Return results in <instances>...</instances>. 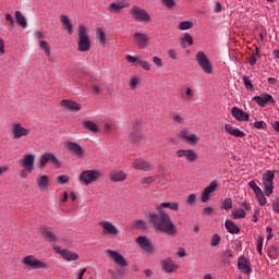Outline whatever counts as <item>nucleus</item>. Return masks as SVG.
I'll list each match as a JSON object with an SVG mask.
<instances>
[{
    "label": "nucleus",
    "mask_w": 279,
    "mask_h": 279,
    "mask_svg": "<svg viewBox=\"0 0 279 279\" xmlns=\"http://www.w3.org/2000/svg\"><path fill=\"white\" fill-rule=\"evenodd\" d=\"M253 100L257 104V106H260V108H265L267 104L276 106V99H274V96L267 93H263L260 96H255Z\"/></svg>",
    "instance_id": "39448f33"
},
{
    "label": "nucleus",
    "mask_w": 279,
    "mask_h": 279,
    "mask_svg": "<svg viewBox=\"0 0 279 279\" xmlns=\"http://www.w3.org/2000/svg\"><path fill=\"white\" fill-rule=\"evenodd\" d=\"M106 254L111 258L113 263H117V265H120V267H128V260H125V257L121 255L117 251L108 250L106 251Z\"/></svg>",
    "instance_id": "6e6552de"
},
{
    "label": "nucleus",
    "mask_w": 279,
    "mask_h": 279,
    "mask_svg": "<svg viewBox=\"0 0 279 279\" xmlns=\"http://www.w3.org/2000/svg\"><path fill=\"white\" fill-rule=\"evenodd\" d=\"M165 208H169V210L178 211L180 210V204L178 203H161L157 206V210L159 214L154 211L148 213V223L155 228V230H159V232H165L168 236H173L178 230L175 229V225L171 221V216L165 211Z\"/></svg>",
    "instance_id": "f257e3e1"
},
{
    "label": "nucleus",
    "mask_w": 279,
    "mask_h": 279,
    "mask_svg": "<svg viewBox=\"0 0 279 279\" xmlns=\"http://www.w3.org/2000/svg\"><path fill=\"white\" fill-rule=\"evenodd\" d=\"M96 40L99 45H106V33L104 32V28H97Z\"/></svg>",
    "instance_id": "2f4dec72"
},
{
    "label": "nucleus",
    "mask_w": 279,
    "mask_h": 279,
    "mask_svg": "<svg viewBox=\"0 0 279 279\" xmlns=\"http://www.w3.org/2000/svg\"><path fill=\"white\" fill-rule=\"evenodd\" d=\"M135 226L138 230H145L147 227L145 226V221L143 220H136Z\"/></svg>",
    "instance_id": "bf43d9fd"
},
{
    "label": "nucleus",
    "mask_w": 279,
    "mask_h": 279,
    "mask_svg": "<svg viewBox=\"0 0 279 279\" xmlns=\"http://www.w3.org/2000/svg\"><path fill=\"white\" fill-rule=\"evenodd\" d=\"M37 186L39 191H45L49 186V177L43 175L37 178Z\"/></svg>",
    "instance_id": "a878e982"
},
{
    "label": "nucleus",
    "mask_w": 279,
    "mask_h": 279,
    "mask_svg": "<svg viewBox=\"0 0 279 279\" xmlns=\"http://www.w3.org/2000/svg\"><path fill=\"white\" fill-rule=\"evenodd\" d=\"M231 114L234 117L236 121H245V112L241 110L239 107H233L231 109Z\"/></svg>",
    "instance_id": "393cba45"
},
{
    "label": "nucleus",
    "mask_w": 279,
    "mask_h": 279,
    "mask_svg": "<svg viewBox=\"0 0 279 279\" xmlns=\"http://www.w3.org/2000/svg\"><path fill=\"white\" fill-rule=\"evenodd\" d=\"M219 243H221V236L219 234L215 233L211 236L210 245H211V247H217V245H219Z\"/></svg>",
    "instance_id": "58836bf2"
},
{
    "label": "nucleus",
    "mask_w": 279,
    "mask_h": 279,
    "mask_svg": "<svg viewBox=\"0 0 279 279\" xmlns=\"http://www.w3.org/2000/svg\"><path fill=\"white\" fill-rule=\"evenodd\" d=\"M256 130H267V123L265 121H257L253 124Z\"/></svg>",
    "instance_id": "c03bdc74"
},
{
    "label": "nucleus",
    "mask_w": 279,
    "mask_h": 279,
    "mask_svg": "<svg viewBox=\"0 0 279 279\" xmlns=\"http://www.w3.org/2000/svg\"><path fill=\"white\" fill-rule=\"evenodd\" d=\"M24 265L31 267V269H45L46 265L44 262L36 259V257L28 255L23 258Z\"/></svg>",
    "instance_id": "0eeeda50"
},
{
    "label": "nucleus",
    "mask_w": 279,
    "mask_h": 279,
    "mask_svg": "<svg viewBox=\"0 0 279 279\" xmlns=\"http://www.w3.org/2000/svg\"><path fill=\"white\" fill-rule=\"evenodd\" d=\"M125 8V4L123 2H113L110 4L109 10L111 12H120Z\"/></svg>",
    "instance_id": "72a5a7b5"
},
{
    "label": "nucleus",
    "mask_w": 279,
    "mask_h": 279,
    "mask_svg": "<svg viewBox=\"0 0 279 279\" xmlns=\"http://www.w3.org/2000/svg\"><path fill=\"white\" fill-rule=\"evenodd\" d=\"M182 138H184V141H190V143H197V136L195 134H192L190 136L186 134H183Z\"/></svg>",
    "instance_id": "de8ad7c7"
},
{
    "label": "nucleus",
    "mask_w": 279,
    "mask_h": 279,
    "mask_svg": "<svg viewBox=\"0 0 279 279\" xmlns=\"http://www.w3.org/2000/svg\"><path fill=\"white\" fill-rule=\"evenodd\" d=\"M196 60L203 70L213 71V64H210V60H208V57L204 52L198 51L196 53Z\"/></svg>",
    "instance_id": "9d476101"
},
{
    "label": "nucleus",
    "mask_w": 279,
    "mask_h": 279,
    "mask_svg": "<svg viewBox=\"0 0 279 279\" xmlns=\"http://www.w3.org/2000/svg\"><path fill=\"white\" fill-rule=\"evenodd\" d=\"M5 21H8L10 29H12V27H14V17L12 16V14L7 13Z\"/></svg>",
    "instance_id": "864d4df0"
},
{
    "label": "nucleus",
    "mask_w": 279,
    "mask_h": 279,
    "mask_svg": "<svg viewBox=\"0 0 279 279\" xmlns=\"http://www.w3.org/2000/svg\"><path fill=\"white\" fill-rule=\"evenodd\" d=\"M61 256L62 258H64V260H68L69 263H71V260H77V258H80V255H77V253L69 250H62Z\"/></svg>",
    "instance_id": "b1692460"
},
{
    "label": "nucleus",
    "mask_w": 279,
    "mask_h": 279,
    "mask_svg": "<svg viewBox=\"0 0 279 279\" xmlns=\"http://www.w3.org/2000/svg\"><path fill=\"white\" fill-rule=\"evenodd\" d=\"M133 43L138 49H145L149 45V36L143 33H135L133 34Z\"/></svg>",
    "instance_id": "423d86ee"
},
{
    "label": "nucleus",
    "mask_w": 279,
    "mask_h": 279,
    "mask_svg": "<svg viewBox=\"0 0 279 279\" xmlns=\"http://www.w3.org/2000/svg\"><path fill=\"white\" fill-rule=\"evenodd\" d=\"M161 268L163 269V271H166V274H173V271L178 269V265H175L173 260L168 258L161 263Z\"/></svg>",
    "instance_id": "4be33fe9"
},
{
    "label": "nucleus",
    "mask_w": 279,
    "mask_h": 279,
    "mask_svg": "<svg viewBox=\"0 0 279 279\" xmlns=\"http://www.w3.org/2000/svg\"><path fill=\"white\" fill-rule=\"evenodd\" d=\"M57 182L59 184H66V182H69V175L62 174V175L57 177Z\"/></svg>",
    "instance_id": "09e8293b"
},
{
    "label": "nucleus",
    "mask_w": 279,
    "mask_h": 279,
    "mask_svg": "<svg viewBox=\"0 0 279 279\" xmlns=\"http://www.w3.org/2000/svg\"><path fill=\"white\" fill-rule=\"evenodd\" d=\"M21 167L28 171V173H32V170L34 169V155H26L24 156L20 161Z\"/></svg>",
    "instance_id": "ddd939ff"
},
{
    "label": "nucleus",
    "mask_w": 279,
    "mask_h": 279,
    "mask_svg": "<svg viewBox=\"0 0 279 279\" xmlns=\"http://www.w3.org/2000/svg\"><path fill=\"white\" fill-rule=\"evenodd\" d=\"M133 167L134 169H140L141 171H150V169H154V167H151V163L145 161L144 159H136L133 162Z\"/></svg>",
    "instance_id": "aec40b11"
},
{
    "label": "nucleus",
    "mask_w": 279,
    "mask_h": 279,
    "mask_svg": "<svg viewBox=\"0 0 279 279\" xmlns=\"http://www.w3.org/2000/svg\"><path fill=\"white\" fill-rule=\"evenodd\" d=\"M193 27V22L191 21H183L179 23V29L181 32H186V29H191Z\"/></svg>",
    "instance_id": "f704fd0d"
},
{
    "label": "nucleus",
    "mask_w": 279,
    "mask_h": 279,
    "mask_svg": "<svg viewBox=\"0 0 279 279\" xmlns=\"http://www.w3.org/2000/svg\"><path fill=\"white\" fill-rule=\"evenodd\" d=\"M172 119L174 123H184V118H182V116L174 114Z\"/></svg>",
    "instance_id": "680f3d73"
},
{
    "label": "nucleus",
    "mask_w": 279,
    "mask_h": 279,
    "mask_svg": "<svg viewBox=\"0 0 279 279\" xmlns=\"http://www.w3.org/2000/svg\"><path fill=\"white\" fill-rule=\"evenodd\" d=\"M267 255L269 256V258L271 260H276V258H278V256H279V248H278V246H276V245L268 246Z\"/></svg>",
    "instance_id": "c85d7f7f"
},
{
    "label": "nucleus",
    "mask_w": 279,
    "mask_h": 279,
    "mask_svg": "<svg viewBox=\"0 0 279 279\" xmlns=\"http://www.w3.org/2000/svg\"><path fill=\"white\" fill-rule=\"evenodd\" d=\"M162 4L166 5L170 10V8L175 7V1L174 0H162Z\"/></svg>",
    "instance_id": "4d7b16f0"
},
{
    "label": "nucleus",
    "mask_w": 279,
    "mask_h": 279,
    "mask_svg": "<svg viewBox=\"0 0 279 279\" xmlns=\"http://www.w3.org/2000/svg\"><path fill=\"white\" fill-rule=\"evenodd\" d=\"M245 274H252V265L247 259L245 260Z\"/></svg>",
    "instance_id": "0e129e2a"
},
{
    "label": "nucleus",
    "mask_w": 279,
    "mask_h": 279,
    "mask_svg": "<svg viewBox=\"0 0 279 279\" xmlns=\"http://www.w3.org/2000/svg\"><path fill=\"white\" fill-rule=\"evenodd\" d=\"M47 162H51L52 165H56L57 167H60V161L58 160L57 157H54L53 154L48 153L45 155H41V159H40V167H46Z\"/></svg>",
    "instance_id": "4468645a"
},
{
    "label": "nucleus",
    "mask_w": 279,
    "mask_h": 279,
    "mask_svg": "<svg viewBox=\"0 0 279 279\" xmlns=\"http://www.w3.org/2000/svg\"><path fill=\"white\" fill-rule=\"evenodd\" d=\"M263 241H264V238L259 235L257 239V252L259 256H263Z\"/></svg>",
    "instance_id": "a18cd8bd"
},
{
    "label": "nucleus",
    "mask_w": 279,
    "mask_h": 279,
    "mask_svg": "<svg viewBox=\"0 0 279 279\" xmlns=\"http://www.w3.org/2000/svg\"><path fill=\"white\" fill-rule=\"evenodd\" d=\"M97 178H99V173L95 170L83 171L80 175L81 182H84L85 184H90L92 182H95Z\"/></svg>",
    "instance_id": "1a4fd4ad"
},
{
    "label": "nucleus",
    "mask_w": 279,
    "mask_h": 279,
    "mask_svg": "<svg viewBox=\"0 0 279 279\" xmlns=\"http://www.w3.org/2000/svg\"><path fill=\"white\" fill-rule=\"evenodd\" d=\"M225 130L228 134H231V136H235V138H243V136H245L243 131L232 126V124H226Z\"/></svg>",
    "instance_id": "412c9836"
},
{
    "label": "nucleus",
    "mask_w": 279,
    "mask_h": 279,
    "mask_svg": "<svg viewBox=\"0 0 279 279\" xmlns=\"http://www.w3.org/2000/svg\"><path fill=\"white\" fill-rule=\"evenodd\" d=\"M12 134L13 138H21V136H27L29 134V130L23 128L21 124H13Z\"/></svg>",
    "instance_id": "a211bd4d"
},
{
    "label": "nucleus",
    "mask_w": 279,
    "mask_h": 279,
    "mask_svg": "<svg viewBox=\"0 0 279 279\" xmlns=\"http://www.w3.org/2000/svg\"><path fill=\"white\" fill-rule=\"evenodd\" d=\"M225 210H230L232 208V198H226L223 202Z\"/></svg>",
    "instance_id": "6e6d98bb"
},
{
    "label": "nucleus",
    "mask_w": 279,
    "mask_h": 279,
    "mask_svg": "<svg viewBox=\"0 0 279 279\" xmlns=\"http://www.w3.org/2000/svg\"><path fill=\"white\" fill-rule=\"evenodd\" d=\"M153 62L154 64H156V66H162V59H160L159 57H154Z\"/></svg>",
    "instance_id": "e2e57ef3"
},
{
    "label": "nucleus",
    "mask_w": 279,
    "mask_h": 279,
    "mask_svg": "<svg viewBox=\"0 0 279 279\" xmlns=\"http://www.w3.org/2000/svg\"><path fill=\"white\" fill-rule=\"evenodd\" d=\"M232 251H230V250H226L225 252H223V257L225 258H232Z\"/></svg>",
    "instance_id": "774afa93"
},
{
    "label": "nucleus",
    "mask_w": 279,
    "mask_h": 279,
    "mask_svg": "<svg viewBox=\"0 0 279 279\" xmlns=\"http://www.w3.org/2000/svg\"><path fill=\"white\" fill-rule=\"evenodd\" d=\"M255 195L258 199L259 206H265L267 204V198L265 197V194H263V192H259L258 194Z\"/></svg>",
    "instance_id": "37998d69"
},
{
    "label": "nucleus",
    "mask_w": 279,
    "mask_h": 279,
    "mask_svg": "<svg viewBox=\"0 0 279 279\" xmlns=\"http://www.w3.org/2000/svg\"><path fill=\"white\" fill-rule=\"evenodd\" d=\"M276 178V172L274 170H267L262 178L264 184V193L267 197H271L274 194V179Z\"/></svg>",
    "instance_id": "7ed1b4c3"
},
{
    "label": "nucleus",
    "mask_w": 279,
    "mask_h": 279,
    "mask_svg": "<svg viewBox=\"0 0 279 279\" xmlns=\"http://www.w3.org/2000/svg\"><path fill=\"white\" fill-rule=\"evenodd\" d=\"M130 14L131 16L135 20L138 21L140 23H143L145 21H149L150 16L149 13H147V11L145 9H141L137 5H134L131 10H130Z\"/></svg>",
    "instance_id": "20e7f679"
},
{
    "label": "nucleus",
    "mask_w": 279,
    "mask_h": 279,
    "mask_svg": "<svg viewBox=\"0 0 279 279\" xmlns=\"http://www.w3.org/2000/svg\"><path fill=\"white\" fill-rule=\"evenodd\" d=\"M141 133L140 132H133L130 134V141L131 143H141Z\"/></svg>",
    "instance_id": "ea45409f"
},
{
    "label": "nucleus",
    "mask_w": 279,
    "mask_h": 279,
    "mask_svg": "<svg viewBox=\"0 0 279 279\" xmlns=\"http://www.w3.org/2000/svg\"><path fill=\"white\" fill-rule=\"evenodd\" d=\"M238 269H240V271H245V256H240L238 259Z\"/></svg>",
    "instance_id": "79ce46f5"
},
{
    "label": "nucleus",
    "mask_w": 279,
    "mask_h": 279,
    "mask_svg": "<svg viewBox=\"0 0 279 279\" xmlns=\"http://www.w3.org/2000/svg\"><path fill=\"white\" fill-rule=\"evenodd\" d=\"M130 86H131V90H134L136 86H138V77L132 76Z\"/></svg>",
    "instance_id": "5fc2aeb1"
},
{
    "label": "nucleus",
    "mask_w": 279,
    "mask_h": 279,
    "mask_svg": "<svg viewBox=\"0 0 279 279\" xmlns=\"http://www.w3.org/2000/svg\"><path fill=\"white\" fill-rule=\"evenodd\" d=\"M245 88L246 90L254 92V84H252V81L247 77L245 78Z\"/></svg>",
    "instance_id": "13d9d810"
},
{
    "label": "nucleus",
    "mask_w": 279,
    "mask_h": 279,
    "mask_svg": "<svg viewBox=\"0 0 279 279\" xmlns=\"http://www.w3.org/2000/svg\"><path fill=\"white\" fill-rule=\"evenodd\" d=\"M40 232H41V235L44 236L45 241H47L48 243H57L58 236H56V234H53L51 229L44 227L40 229Z\"/></svg>",
    "instance_id": "6ab92c4d"
},
{
    "label": "nucleus",
    "mask_w": 279,
    "mask_h": 279,
    "mask_svg": "<svg viewBox=\"0 0 279 279\" xmlns=\"http://www.w3.org/2000/svg\"><path fill=\"white\" fill-rule=\"evenodd\" d=\"M61 23L65 29H68V34H73V24H71V20H69V16L61 15Z\"/></svg>",
    "instance_id": "cd10ccee"
},
{
    "label": "nucleus",
    "mask_w": 279,
    "mask_h": 279,
    "mask_svg": "<svg viewBox=\"0 0 279 279\" xmlns=\"http://www.w3.org/2000/svg\"><path fill=\"white\" fill-rule=\"evenodd\" d=\"M186 44L190 46L193 45V37L190 34H185L182 38L181 45L183 49H186Z\"/></svg>",
    "instance_id": "c9c22d12"
},
{
    "label": "nucleus",
    "mask_w": 279,
    "mask_h": 279,
    "mask_svg": "<svg viewBox=\"0 0 279 279\" xmlns=\"http://www.w3.org/2000/svg\"><path fill=\"white\" fill-rule=\"evenodd\" d=\"M65 147L69 151L75 154L77 158H82V156H84V148L75 142H65Z\"/></svg>",
    "instance_id": "f8f14e48"
},
{
    "label": "nucleus",
    "mask_w": 279,
    "mask_h": 279,
    "mask_svg": "<svg viewBox=\"0 0 279 279\" xmlns=\"http://www.w3.org/2000/svg\"><path fill=\"white\" fill-rule=\"evenodd\" d=\"M168 56L172 58V60H178V53L173 49L169 50Z\"/></svg>",
    "instance_id": "69168bd1"
},
{
    "label": "nucleus",
    "mask_w": 279,
    "mask_h": 279,
    "mask_svg": "<svg viewBox=\"0 0 279 279\" xmlns=\"http://www.w3.org/2000/svg\"><path fill=\"white\" fill-rule=\"evenodd\" d=\"M140 66H142V69H144L145 71H150L151 66L149 65V62L145 61V60H140L138 63Z\"/></svg>",
    "instance_id": "3c124183"
},
{
    "label": "nucleus",
    "mask_w": 279,
    "mask_h": 279,
    "mask_svg": "<svg viewBox=\"0 0 279 279\" xmlns=\"http://www.w3.org/2000/svg\"><path fill=\"white\" fill-rule=\"evenodd\" d=\"M153 182H156V177H146L141 179L142 184H151Z\"/></svg>",
    "instance_id": "8fccbe9b"
},
{
    "label": "nucleus",
    "mask_w": 279,
    "mask_h": 279,
    "mask_svg": "<svg viewBox=\"0 0 279 279\" xmlns=\"http://www.w3.org/2000/svg\"><path fill=\"white\" fill-rule=\"evenodd\" d=\"M233 219H243L245 218V210L243 209H233L232 210Z\"/></svg>",
    "instance_id": "e433bc0d"
},
{
    "label": "nucleus",
    "mask_w": 279,
    "mask_h": 279,
    "mask_svg": "<svg viewBox=\"0 0 279 279\" xmlns=\"http://www.w3.org/2000/svg\"><path fill=\"white\" fill-rule=\"evenodd\" d=\"M61 106L62 108H66V110H70L71 112H77L82 109V105L69 99L62 100Z\"/></svg>",
    "instance_id": "f3484780"
},
{
    "label": "nucleus",
    "mask_w": 279,
    "mask_h": 279,
    "mask_svg": "<svg viewBox=\"0 0 279 279\" xmlns=\"http://www.w3.org/2000/svg\"><path fill=\"white\" fill-rule=\"evenodd\" d=\"M125 60H128V62H131V64H134V63L138 64L141 59H138V57H134L132 54H128L125 57Z\"/></svg>",
    "instance_id": "603ef678"
},
{
    "label": "nucleus",
    "mask_w": 279,
    "mask_h": 279,
    "mask_svg": "<svg viewBox=\"0 0 279 279\" xmlns=\"http://www.w3.org/2000/svg\"><path fill=\"white\" fill-rule=\"evenodd\" d=\"M15 22L21 25V27H27V20H25V16L21 11L15 12Z\"/></svg>",
    "instance_id": "7c9ffc66"
},
{
    "label": "nucleus",
    "mask_w": 279,
    "mask_h": 279,
    "mask_svg": "<svg viewBox=\"0 0 279 279\" xmlns=\"http://www.w3.org/2000/svg\"><path fill=\"white\" fill-rule=\"evenodd\" d=\"M217 181L214 180L210 182V184L204 190L203 195H202V202L203 204H206L208 202V198L210 197L211 193H215L217 191Z\"/></svg>",
    "instance_id": "dca6fc26"
},
{
    "label": "nucleus",
    "mask_w": 279,
    "mask_h": 279,
    "mask_svg": "<svg viewBox=\"0 0 279 279\" xmlns=\"http://www.w3.org/2000/svg\"><path fill=\"white\" fill-rule=\"evenodd\" d=\"M213 207H205L204 209H203V215H205V216H208V215H213Z\"/></svg>",
    "instance_id": "338daca9"
},
{
    "label": "nucleus",
    "mask_w": 279,
    "mask_h": 279,
    "mask_svg": "<svg viewBox=\"0 0 279 279\" xmlns=\"http://www.w3.org/2000/svg\"><path fill=\"white\" fill-rule=\"evenodd\" d=\"M256 51L250 57L248 62L252 66L256 64V58H258V48H255Z\"/></svg>",
    "instance_id": "49530a36"
},
{
    "label": "nucleus",
    "mask_w": 279,
    "mask_h": 279,
    "mask_svg": "<svg viewBox=\"0 0 279 279\" xmlns=\"http://www.w3.org/2000/svg\"><path fill=\"white\" fill-rule=\"evenodd\" d=\"M179 158H186L187 162H195L197 160V153L193 149H179L177 150Z\"/></svg>",
    "instance_id": "9b49d317"
},
{
    "label": "nucleus",
    "mask_w": 279,
    "mask_h": 279,
    "mask_svg": "<svg viewBox=\"0 0 279 279\" xmlns=\"http://www.w3.org/2000/svg\"><path fill=\"white\" fill-rule=\"evenodd\" d=\"M195 199H197V197L195 196V194H190L187 196L186 203L190 204V206H192V204H195Z\"/></svg>",
    "instance_id": "052dcab7"
},
{
    "label": "nucleus",
    "mask_w": 279,
    "mask_h": 279,
    "mask_svg": "<svg viewBox=\"0 0 279 279\" xmlns=\"http://www.w3.org/2000/svg\"><path fill=\"white\" fill-rule=\"evenodd\" d=\"M100 226L104 228V234H118L117 227L108 221H100Z\"/></svg>",
    "instance_id": "5701e85b"
},
{
    "label": "nucleus",
    "mask_w": 279,
    "mask_h": 279,
    "mask_svg": "<svg viewBox=\"0 0 279 279\" xmlns=\"http://www.w3.org/2000/svg\"><path fill=\"white\" fill-rule=\"evenodd\" d=\"M136 243L141 247V250H144L145 252L154 251V246L151 245V242H149V239H147L146 236H143V235L138 236L136 239Z\"/></svg>",
    "instance_id": "2eb2a0df"
},
{
    "label": "nucleus",
    "mask_w": 279,
    "mask_h": 279,
    "mask_svg": "<svg viewBox=\"0 0 279 279\" xmlns=\"http://www.w3.org/2000/svg\"><path fill=\"white\" fill-rule=\"evenodd\" d=\"M248 186L254 191L255 195H258L260 192H263L260 186H258V184H256V181H251L248 183Z\"/></svg>",
    "instance_id": "a19ab883"
},
{
    "label": "nucleus",
    "mask_w": 279,
    "mask_h": 279,
    "mask_svg": "<svg viewBox=\"0 0 279 279\" xmlns=\"http://www.w3.org/2000/svg\"><path fill=\"white\" fill-rule=\"evenodd\" d=\"M40 49L45 51L46 56H51V49L49 48V43L43 40L39 43Z\"/></svg>",
    "instance_id": "4c0bfd02"
},
{
    "label": "nucleus",
    "mask_w": 279,
    "mask_h": 279,
    "mask_svg": "<svg viewBox=\"0 0 279 279\" xmlns=\"http://www.w3.org/2000/svg\"><path fill=\"white\" fill-rule=\"evenodd\" d=\"M110 178L112 182H123L125 180V173L123 171H112Z\"/></svg>",
    "instance_id": "c756f323"
},
{
    "label": "nucleus",
    "mask_w": 279,
    "mask_h": 279,
    "mask_svg": "<svg viewBox=\"0 0 279 279\" xmlns=\"http://www.w3.org/2000/svg\"><path fill=\"white\" fill-rule=\"evenodd\" d=\"M225 228H227L228 232L231 234H239L240 229L232 220H226Z\"/></svg>",
    "instance_id": "bb28decb"
},
{
    "label": "nucleus",
    "mask_w": 279,
    "mask_h": 279,
    "mask_svg": "<svg viewBox=\"0 0 279 279\" xmlns=\"http://www.w3.org/2000/svg\"><path fill=\"white\" fill-rule=\"evenodd\" d=\"M83 125L86 130H89V132H93L94 134H97V132H99L97 124H95V122L93 121H85L83 122Z\"/></svg>",
    "instance_id": "473e14b6"
},
{
    "label": "nucleus",
    "mask_w": 279,
    "mask_h": 279,
    "mask_svg": "<svg viewBox=\"0 0 279 279\" xmlns=\"http://www.w3.org/2000/svg\"><path fill=\"white\" fill-rule=\"evenodd\" d=\"M77 47V50L81 52L90 51V37H88V31L84 25H78Z\"/></svg>",
    "instance_id": "f03ea898"
}]
</instances>
